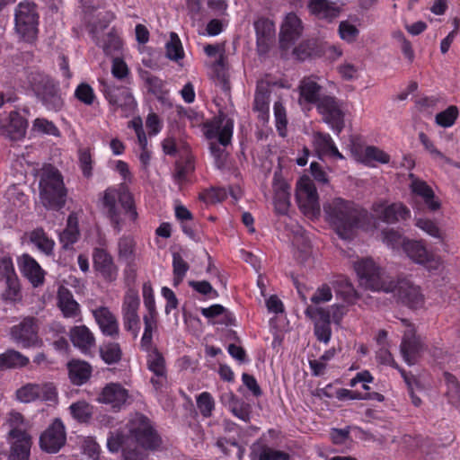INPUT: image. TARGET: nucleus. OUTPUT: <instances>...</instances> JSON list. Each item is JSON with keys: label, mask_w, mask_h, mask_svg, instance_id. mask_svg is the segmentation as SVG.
<instances>
[{"label": "nucleus", "mask_w": 460, "mask_h": 460, "mask_svg": "<svg viewBox=\"0 0 460 460\" xmlns=\"http://www.w3.org/2000/svg\"><path fill=\"white\" fill-rule=\"evenodd\" d=\"M38 13L34 4L22 2L15 10V31L20 39L32 42L38 33Z\"/></svg>", "instance_id": "0eeeda50"}, {"label": "nucleus", "mask_w": 460, "mask_h": 460, "mask_svg": "<svg viewBox=\"0 0 460 460\" xmlns=\"http://www.w3.org/2000/svg\"><path fill=\"white\" fill-rule=\"evenodd\" d=\"M273 205L276 214L287 215L290 207V185L275 173L273 178Z\"/></svg>", "instance_id": "b1692460"}, {"label": "nucleus", "mask_w": 460, "mask_h": 460, "mask_svg": "<svg viewBox=\"0 0 460 460\" xmlns=\"http://www.w3.org/2000/svg\"><path fill=\"white\" fill-rule=\"evenodd\" d=\"M90 34L92 35L95 44L102 48L106 55H112L114 52L119 51L121 49V40L114 30H111L102 38H100L98 34H96L95 27L91 29Z\"/></svg>", "instance_id": "473e14b6"}, {"label": "nucleus", "mask_w": 460, "mask_h": 460, "mask_svg": "<svg viewBox=\"0 0 460 460\" xmlns=\"http://www.w3.org/2000/svg\"><path fill=\"white\" fill-rule=\"evenodd\" d=\"M227 198V192L222 187H211L202 190L199 199L206 204H216L224 201Z\"/></svg>", "instance_id": "4d7b16f0"}, {"label": "nucleus", "mask_w": 460, "mask_h": 460, "mask_svg": "<svg viewBox=\"0 0 460 460\" xmlns=\"http://www.w3.org/2000/svg\"><path fill=\"white\" fill-rule=\"evenodd\" d=\"M410 190L414 197L420 198L427 208L431 212H436L441 208V202L436 197L433 189L423 180L411 172L408 175Z\"/></svg>", "instance_id": "a211bd4d"}, {"label": "nucleus", "mask_w": 460, "mask_h": 460, "mask_svg": "<svg viewBox=\"0 0 460 460\" xmlns=\"http://www.w3.org/2000/svg\"><path fill=\"white\" fill-rule=\"evenodd\" d=\"M30 242L40 252L49 254L53 252L55 242L49 239L42 229H35L29 234Z\"/></svg>", "instance_id": "c03bdc74"}, {"label": "nucleus", "mask_w": 460, "mask_h": 460, "mask_svg": "<svg viewBox=\"0 0 460 460\" xmlns=\"http://www.w3.org/2000/svg\"><path fill=\"white\" fill-rule=\"evenodd\" d=\"M308 8L313 14L323 18L331 16L333 11L327 0H309Z\"/></svg>", "instance_id": "774afa93"}, {"label": "nucleus", "mask_w": 460, "mask_h": 460, "mask_svg": "<svg viewBox=\"0 0 460 460\" xmlns=\"http://www.w3.org/2000/svg\"><path fill=\"white\" fill-rule=\"evenodd\" d=\"M33 93L44 102H48L55 94V85L44 75H33L30 80Z\"/></svg>", "instance_id": "f704fd0d"}, {"label": "nucleus", "mask_w": 460, "mask_h": 460, "mask_svg": "<svg viewBox=\"0 0 460 460\" xmlns=\"http://www.w3.org/2000/svg\"><path fill=\"white\" fill-rule=\"evenodd\" d=\"M316 75L305 76L299 83V102L300 104H313L317 105L321 101L323 95L321 92L323 86L318 84Z\"/></svg>", "instance_id": "5701e85b"}, {"label": "nucleus", "mask_w": 460, "mask_h": 460, "mask_svg": "<svg viewBox=\"0 0 460 460\" xmlns=\"http://www.w3.org/2000/svg\"><path fill=\"white\" fill-rule=\"evenodd\" d=\"M149 92L152 93L159 101L164 102L169 94L165 87V83L155 75H150L146 78Z\"/></svg>", "instance_id": "bf43d9fd"}, {"label": "nucleus", "mask_w": 460, "mask_h": 460, "mask_svg": "<svg viewBox=\"0 0 460 460\" xmlns=\"http://www.w3.org/2000/svg\"><path fill=\"white\" fill-rule=\"evenodd\" d=\"M458 109L455 105H450L445 111L436 115L435 120L438 125L443 128L452 127L458 118Z\"/></svg>", "instance_id": "680f3d73"}, {"label": "nucleus", "mask_w": 460, "mask_h": 460, "mask_svg": "<svg viewBox=\"0 0 460 460\" xmlns=\"http://www.w3.org/2000/svg\"><path fill=\"white\" fill-rule=\"evenodd\" d=\"M11 339L22 348H39L42 341L38 336V328L34 318H24L19 324L10 329Z\"/></svg>", "instance_id": "9b49d317"}, {"label": "nucleus", "mask_w": 460, "mask_h": 460, "mask_svg": "<svg viewBox=\"0 0 460 460\" xmlns=\"http://www.w3.org/2000/svg\"><path fill=\"white\" fill-rule=\"evenodd\" d=\"M223 400H226L228 409L239 420L249 422L251 420V406L243 400L238 398L233 392L226 394Z\"/></svg>", "instance_id": "c9c22d12"}, {"label": "nucleus", "mask_w": 460, "mask_h": 460, "mask_svg": "<svg viewBox=\"0 0 460 460\" xmlns=\"http://www.w3.org/2000/svg\"><path fill=\"white\" fill-rule=\"evenodd\" d=\"M38 384H26L17 389L15 397L17 401L22 403H29L38 400L39 398Z\"/></svg>", "instance_id": "052dcab7"}, {"label": "nucleus", "mask_w": 460, "mask_h": 460, "mask_svg": "<svg viewBox=\"0 0 460 460\" xmlns=\"http://www.w3.org/2000/svg\"><path fill=\"white\" fill-rule=\"evenodd\" d=\"M58 420H54L52 424L41 434L40 438V448L47 453L58 451Z\"/></svg>", "instance_id": "ea45409f"}, {"label": "nucleus", "mask_w": 460, "mask_h": 460, "mask_svg": "<svg viewBox=\"0 0 460 460\" xmlns=\"http://www.w3.org/2000/svg\"><path fill=\"white\" fill-rule=\"evenodd\" d=\"M195 170L194 158L191 155H187L184 159L175 163V170L173 173L174 180L177 183L185 182L188 176Z\"/></svg>", "instance_id": "37998d69"}, {"label": "nucleus", "mask_w": 460, "mask_h": 460, "mask_svg": "<svg viewBox=\"0 0 460 460\" xmlns=\"http://www.w3.org/2000/svg\"><path fill=\"white\" fill-rule=\"evenodd\" d=\"M337 296L348 304H353L357 298V292L352 284L346 278H341L333 282Z\"/></svg>", "instance_id": "a18cd8bd"}, {"label": "nucleus", "mask_w": 460, "mask_h": 460, "mask_svg": "<svg viewBox=\"0 0 460 460\" xmlns=\"http://www.w3.org/2000/svg\"><path fill=\"white\" fill-rule=\"evenodd\" d=\"M197 408L203 418H210L215 410V400L210 393L202 392L196 397Z\"/></svg>", "instance_id": "5fc2aeb1"}, {"label": "nucleus", "mask_w": 460, "mask_h": 460, "mask_svg": "<svg viewBox=\"0 0 460 460\" xmlns=\"http://www.w3.org/2000/svg\"><path fill=\"white\" fill-rule=\"evenodd\" d=\"M382 235L384 243L393 250H398L400 247L402 248V243L408 240L399 231L394 229L384 230Z\"/></svg>", "instance_id": "69168bd1"}, {"label": "nucleus", "mask_w": 460, "mask_h": 460, "mask_svg": "<svg viewBox=\"0 0 460 460\" xmlns=\"http://www.w3.org/2000/svg\"><path fill=\"white\" fill-rule=\"evenodd\" d=\"M68 376L71 383L75 385L85 384L92 376V366L81 359H71L67 363Z\"/></svg>", "instance_id": "c756f323"}, {"label": "nucleus", "mask_w": 460, "mask_h": 460, "mask_svg": "<svg viewBox=\"0 0 460 460\" xmlns=\"http://www.w3.org/2000/svg\"><path fill=\"white\" fill-rule=\"evenodd\" d=\"M139 306L140 299L138 292L134 288H129L123 297L121 314L124 329L135 334H137L139 330Z\"/></svg>", "instance_id": "4468645a"}, {"label": "nucleus", "mask_w": 460, "mask_h": 460, "mask_svg": "<svg viewBox=\"0 0 460 460\" xmlns=\"http://www.w3.org/2000/svg\"><path fill=\"white\" fill-rule=\"evenodd\" d=\"M2 264L6 274V288L2 294V298L9 303L14 304L21 302L22 295L18 278L13 271V264L10 258H4Z\"/></svg>", "instance_id": "4be33fe9"}, {"label": "nucleus", "mask_w": 460, "mask_h": 460, "mask_svg": "<svg viewBox=\"0 0 460 460\" xmlns=\"http://www.w3.org/2000/svg\"><path fill=\"white\" fill-rule=\"evenodd\" d=\"M8 422L10 430L11 454L10 460H28L31 446V437L23 429L24 420L22 415L17 411H11Z\"/></svg>", "instance_id": "39448f33"}, {"label": "nucleus", "mask_w": 460, "mask_h": 460, "mask_svg": "<svg viewBox=\"0 0 460 460\" xmlns=\"http://www.w3.org/2000/svg\"><path fill=\"white\" fill-rule=\"evenodd\" d=\"M190 270L189 263L182 258L179 252L172 253V274H173V286L180 285L188 270Z\"/></svg>", "instance_id": "8fccbe9b"}, {"label": "nucleus", "mask_w": 460, "mask_h": 460, "mask_svg": "<svg viewBox=\"0 0 460 460\" xmlns=\"http://www.w3.org/2000/svg\"><path fill=\"white\" fill-rule=\"evenodd\" d=\"M40 200L47 209L58 207V173L51 165H45L41 170Z\"/></svg>", "instance_id": "9d476101"}, {"label": "nucleus", "mask_w": 460, "mask_h": 460, "mask_svg": "<svg viewBox=\"0 0 460 460\" xmlns=\"http://www.w3.org/2000/svg\"><path fill=\"white\" fill-rule=\"evenodd\" d=\"M71 415L79 422H87L93 415V407L85 401H78L69 407Z\"/></svg>", "instance_id": "864d4df0"}, {"label": "nucleus", "mask_w": 460, "mask_h": 460, "mask_svg": "<svg viewBox=\"0 0 460 460\" xmlns=\"http://www.w3.org/2000/svg\"><path fill=\"white\" fill-rule=\"evenodd\" d=\"M128 434L111 431L107 438V447L111 453L121 451L123 460H146L144 451L157 450L162 438L149 418L143 413H135L127 424Z\"/></svg>", "instance_id": "f257e3e1"}, {"label": "nucleus", "mask_w": 460, "mask_h": 460, "mask_svg": "<svg viewBox=\"0 0 460 460\" xmlns=\"http://www.w3.org/2000/svg\"><path fill=\"white\" fill-rule=\"evenodd\" d=\"M406 329L403 333L400 346L401 354L408 365H414L423 349V343L420 336L416 335V330L413 324L403 321Z\"/></svg>", "instance_id": "f3484780"}, {"label": "nucleus", "mask_w": 460, "mask_h": 460, "mask_svg": "<svg viewBox=\"0 0 460 460\" xmlns=\"http://www.w3.org/2000/svg\"><path fill=\"white\" fill-rule=\"evenodd\" d=\"M296 199L301 212L308 218L320 215L319 196L314 183L308 177H302L297 181Z\"/></svg>", "instance_id": "6e6552de"}, {"label": "nucleus", "mask_w": 460, "mask_h": 460, "mask_svg": "<svg viewBox=\"0 0 460 460\" xmlns=\"http://www.w3.org/2000/svg\"><path fill=\"white\" fill-rule=\"evenodd\" d=\"M142 296L144 305L147 311V313L144 314V316H149L150 318L158 317L154 289L152 288V284L150 281H146L143 284Z\"/></svg>", "instance_id": "3c124183"}, {"label": "nucleus", "mask_w": 460, "mask_h": 460, "mask_svg": "<svg viewBox=\"0 0 460 460\" xmlns=\"http://www.w3.org/2000/svg\"><path fill=\"white\" fill-rule=\"evenodd\" d=\"M75 96L79 102L88 106L93 105L96 99L93 87L86 83H81L77 85L75 90Z\"/></svg>", "instance_id": "0e129e2a"}, {"label": "nucleus", "mask_w": 460, "mask_h": 460, "mask_svg": "<svg viewBox=\"0 0 460 460\" xmlns=\"http://www.w3.org/2000/svg\"><path fill=\"white\" fill-rule=\"evenodd\" d=\"M166 56L169 59L177 61L184 57L181 41L175 32H171L170 40L166 43Z\"/></svg>", "instance_id": "13d9d810"}, {"label": "nucleus", "mask_w": 460, "mask_h": 460, "mask_svg": "<svg viewBox=\"0 0 460 460\" xmlns=\"http://www.w3.org/2000/svg\"><path fill=\"white\" fill-rule=\"evenodd\" d=\"M80 237L79 220L77 213L72 212L67 217L66 226L62 233L59 232V243L67 250L72 247Z\"/></svg>", "instance_id": "2f4dec72"}, {"label": "nucleus", "mask_w": 460, "mask_h": 460, "mask_svg": "<svg viewBox=\"0 0 460 460\" xmlns=\"http://www.w3.org/2000/svg\"><path fill=\"white\" fill-rule=\"evenodd\" d=\"M253 111L258 112V119L265 121L270 113V92L267 89L257 87L253 100Z\"/></svg>", "instance_id": "4c0bfd02"}, {"label": "nucleus", "mask_w": 460, "mask_h": 460, "mask_svg": "<svg viewBox=\"0 0 460 460\" xmlns=\"http://www.w3.org/2000/svg\"><path fill=\"white\" fill-rule=\"evenodd\" d=\"M59 311L66 318H75L80 314V305L74 299L72 293L63 286H59Z\"/></svg>", "instance_id": "e433bc0d"}, {"label": "nucleus", "mask_w": 460, "mask_h": 460, "mask_svg": "<svg viewBox=\"0 0 460 460\" xmlns=\"http://www.w3.org/2000/svg\"><path fill=\"white\" fill-rule=\"evenodd\" d=\"M78 164L83 176L86 179L92 178L94 159L90 147H80L78 149Z\"/></svg>", "instance_id": "de8ad7c7"}, {"label": "nucleus", "mask_w": 460, "mask_h": 460, "mask_svg": "<svg viewBox=\"0 0 460 460\" xmlns=\"http://www.w3.org/2000/svg\"><path fill=\"white\" fill-rule=\"evenodd\" d=\"M29 363V358L19 351L9 349L0 355V369L22 367Z\"/></svg>", "instance_id": "a19ab883"}, {"label": "nucleus", "mask_w": 460, "mask_h": 460, "mask_svg": "<svg viewBox=\"0 0 460 460\" xmlns=\"http://www.w3.org/2000/svg\"><path fill=\"white\" fill-rule=\"evenodd\" d=\"M101 202L103 212L116 233L121 232L123 228V219L118 202L130 221L136 222L138 217L134 196L125 183L119 184V187H108L103 191Z\"/></svg>", "instance_id": "7ed1b4c3"}, {"label": "nucleus", "mask_w": 460, "mask_h": 460, "mask_svg": "<svg viewBox=\"0 0 460 460\" xmlns=\"http://www.w3.org/2000/svg\"><path fill=\"white\" fill-rule=\"evenodd\" d=\"M315 107L323 122L328 124L336 135H340L345 127L341 102L335 96L323 94L322 101Z\"/></svg>", "instance_id": "1a4fd4ad"}, {"label": "nucleus", "mask_w": 460, "mask_h": 460, "mask_svg": "<svg viewBox=\"0 0 460 460\" xmlns=\"http://www.w3.org/2000/svg\"><path fill=\"white\" fill-rule=\"evenodd\" d=\"M146 353L147 369L153 373L150 383L155 391L161 392L168 385V371L165 358L157 348Z\"/></svg>", "instance_id": "dca6fc26"}, {"label": "nucleus", "mask_w": 460, "mask_h": 460, "mask_svg": "<svg viewBox=\"0 0 460 460\" xmlns=\"http://www.w3.org/2000/svg\"><path fill=\"white\" fill-rule=\"evenodd\" d=\"M189 286L196 292L206 296L209 299H215L219 296L218 292L207 280H190L189 281Z\"/></svg>", "instance_id": "338daca9"}, {"label": "nucleus", "mask_w": 460, "mask_h": 460, "mask_svg": "<svg viewBox=\"0 0 460 460\" xmlns=\"http://www.w3.org/2000/svg\"><path fill=\"white\" fill-rule=\"evenodd\" d=\"M98 83L99 91L103 94L113 112L120 110L126 114L135 109L137 103L128 87L117 85L103 78L98 79Z\"/></svg>", "instance_id": "423d86ee"}, {"label": "nucleus", "mask_w": 460, "mask_h": 460, "mask_svg": "<svg viewBox=\"0 0 460 460\" xmlns=\"http://www.w3.org/2000/svg\"><path fill=\"white\" fill-rule=\"evenodd\" d=\"M135 242L129 236L121 237L119 241V256L128 264L135 261Z\"/></svg>", "instance_id": "6e6d98bb"}, {"label": "nucleus", "mask_w": 460, "mask_h": 460, "mask_svg": "<svg viewBox=\"0 0 460 460\" xmlns=\"http://www.w3.org/2000/svg\"><path fill=\"white\" fill-rule=\"evenodd\" d=\"M256 40L259 50L266 51L269 49V41L275 33L274 22L266 17H261L254 22Z\"/></svg>", "instance_id": "7c9ffc66"}, {"label": "nucleus", "mask_w": 460, "mask_h": 460, "mask_svg": "<svg viewBox=\"0 0 460 460\" xmlns=\"http://www.w3.org/2000/svg\"><path fill=\"white\" fill-rule=\"evenodd\" d=\"M303 31L302 21L294 13H289L280 28L279 46L282 49H288L300 38Z\"/></svg>", "instance_id": "aec40b11"}, {"label": "nucleus", "mask_w": 460, "mask_h": 460, "mask_svg": "<svg viewBox=\"0 0 460 460\" xmlns=\"http://www.w3.org/2000/svg\"><path fill=\"white\" fill-rule=\"evenodd\" d=\"M279 433L273 429H270L267 433L254 442L251 447L252 460H291V456L285 451L277 450L270 447L268 437L276 438Z\"/></svg>", "instance_id": "ddd939ff"}, {"label": "nucleus", "mask_w": 460, "mask_h": 460, "mask_svg": "<svg viewBox=\"0 0 460 460\" xmlns=\"http://www.w3.org/2000/svg\"><path fill=\"white\" fill-rule=\"evenodd\" d=\"M28 122L18 111H12L9 115V123L7 131L12 134V137H22L25 135Z\"/></svg>", "instance_id": "49530a36"}, {"label": "nucleus", "mask_w": 460, "mask_h": 460, "mask_svg": "<svg viewBox=\"0 0 460 460\" xmlns=\"http://www.w3.org/2000/svg\"><path fill=\"white\" fill-rule=\"evenodd\" d=\"M402 251L413 262L422 265L429 270H438L439 259L429 252L422 240L408 239L402 243Z\"/></svg>", "instance_id": "f8f14e48"}, {"label": "nucleus", "mask_w": 460, "mask_h": 460, "mask_svg": "<svg viewBox=\"0 0 460 460\" xmlns=\"http://www.w3.org/2000/svg\"><path fill=\"white\" fill-rule=\"evenodd\" d=\"M359 282L366 288L373 291L396 293L399 300L410 308L417 309L423 305L424 296L419 287L406 279L386 282L382 269L370 258H365L354 265Z\"/></svg>", "instance_id": "f03ea898"}, {"label": "nucleus", "mask_w": 460, "mask_h": 460, "mask_svg": "<svg viewBox=\"0 0 460 460\" xmlns=\"http://www.w3.org/2000/svg\"><path fill=\"white\" fill-rule=\"evenodd\" d=\"M102 359L108 365L116 364L122 358V350L117 342H108L100 348Z\"/></svg>", "instance_id": "09e8293b"}, {"label": "nucleus", "mask_w": 460, "mask_h": 460, "mask_svg": "<svg viewBox=\"0 0 460 460\" xmlns=\"http://www.w3.org/2000/svg\"><path fill=\"white\" fill-rule=\"evenodd\" d=\"M93 264L94 270L107 282H113L118 277V267L112 256L103 248H94L93 251Z\"/></svg>", "instance_id": "6ab92c4d"}, {"label": "nucleus", "mask_w": 460, "mask_h": 460, "mask_svg": "<svg viewBox=\"0 0 460 460\" xmlns=\"http://www.w3.org/2000/svg\"><path fill=\"white\" fill-rule=\"evenodd\" d=\"M415 226L439 242L444 240V234L435 221L426 217H419L415 218Z\"/></svg>", "instance_id": "603ef678"}, {"label": "nucleus", "mask_w": 460, "mask_h": 460, "mask_svg": "<svg viewBox=\"0 0 460 460\" xmlns=\"http://www.w3.org/2000/svg\"><path fill=\"white\" fill-rule=\"evenodd\" d=\"M373 210L382 221L387 224L406 220L411 217L410 209L402 202L392 203L390 205H385L382 202L375 203L373 205Z\"/></svg>", "instance_id": "412c9836"}, {"label": "nucleus", "mask_w": 460, "mask_h": 460, "mask_svg": "<svg viewBox=\"0 0 460 460\" xmlns=\"http://www.w3.org/2000/svg\"><path fill=\"white\" fill-rule=\"evenodd\" d=\"M352 154L358 161L367 166H370L372 162H377L384 164L390 162V155L374 146H367L364 147L360 145H354L352 147Z\"/></svg>", "instance_id": "bb28decb"}, {"label": "nucleus", "mask_w": 460, "mask_h": 460, "mask_svg": "<svg viewBox=\"0 0 460 460\" xmlns=\"http://www.w3.org/2000/svg\"><path fill=\"white\" fill-rule=\"evenodd\" d=\"M305 314L315 323H332L331 312L323 307L308 305L305 310Z\"/></svg>", "instance_id": "e2e57ef3"}, {"label": "nucleus", "mask_w": 460, "mask_h": 460, "mask_svg": "<svg viewBox=\"0 0 460 460\" xmlns=\"http://www.w3.org/2000/svg\"><path fill=\"white\" fill-rule=\"evenodd\" d=\"M205 128V136L208 139L217 138L223 146H227L231 143L234 131L233 119H226L223 125L222 121L206 124Z\"/></svg>", "instance_id": "cd10ccee"}, {"label": "nucleus", "mask_w": 460, "mask_h": 460, "mask_svg": "<svg viewBox=\"0 0 460 460\" xmlns=\"http://www.w3.org/2000/svg\"><path fill=\"white\" fill-rule=\"evenodd\" d=\"M17 264L22 274L34 288L43 284L45 273L34 258L29 254H22L18 257Z\"/></svg>", "instance_id": "393cba45"}, {"label": "nucleus", "mask_w": 460, "mask_h": 460, "mask_svg": "<svg viewBox=\"0 0 460 460\" xmlns=\"http://www.w3.org/2000/svg\"><path fill=\"white\" fill-rule=\"evenodd\" d=\"M323 211L326 220L342 239L351 236L362 216L361 210L353 201L342 198H334L325 202Z\"/></svg>", "instance_id": "20e7f679"}, {"label": "nucleus", "mask_w": 460, "mask_h": 460, "mask_svg": "<svg viewBox=\"0 0 460 460\" xmlns=\"http://www.w3.org/2000/svg\"><path fill=\"white\" fill-rule=\"evenodd\" d=\"M130 399L129 392L120 383H108L99 393L96 402L109 405L117 412L128 403Z\"/></svg>", "instance_id": "2eb2a0df"}, {"label": "nucleus", "mask_w": 460, "mask_h": 460, "mask_svg": "<svg viewBox=\"0 0 460 460\" xmlns=\"http://www.w3.org/2000/svg\"><path fill=\"white\" fill-rule=\"evenodd\" d=\"M157 318L149 316H143L144 321V332L140 340L141 349L146 352H150L155 347L153 345V332L157 329Z\"/></svg>", "instance_id": "79ce46f5"}, {"label": "nucleus", "mask_w": 460, "mask_h": 460, "mask_svg": "<svg viewBox=\"0 0 460 460\" xmlns=\"http://www.w3.org/2000/svg\"><path fill=\"white\" fill-rule=\"evenodd\" d=\"M94 319L103 335L117 338L119 333L116 316L106 306H100L93 311Z\"/></svg>", "instance_id": "a878e982"}, {"label": "nucleus", "mask_w": 460, "mask_h": 460, "mask_svg": "<svg viewBox=\"0 0 460 460\" xmlns=\"http://www.w3.org/2000/svg\"><path fill=\"white\" fill-rule=\"evenodd\" d=\"M69 337L73 345L86 354L95 346V338L85 325L74 326L70 329Z\"/></svg>", "instance_id": "c85d7f7f"}, {"label": "nucleus", "mask_w": 460, "mask_h": 460, "mask_svg": "<svg viewBox=\"0 0 460 460\" xmlns=\"http://www.w3.org/2000/svg\"><path fill=\"white\" fill-rule=\"evenodd\" d=\"M336 399L341 402L356 401V400H371L376 402H383L385 396L379 393H361L346 388H339L336 392Z\"/></svg>", "instance_id": "58836bf2"}, {"label": "nucleus", "mask_w": 460, "mask_h": 460, "mask_svg": "<svg viewBox=\"0 0 460 460\" xmlns=\"http://www.w3.org/2000/svg\"><path fill=\"white\" fill-rule=\"evenodd\" d=\"M314 142L319 153L336 159H344L329 133L316 132L314 136Z\"/></svg>", "instance_id": "72a5a7b5"}]
</instances>
